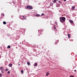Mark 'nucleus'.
<instances>
[{"mask_svg":"<svg viewBox=\"0 0 77 77\" xmlns=\"http://www.w3.org/2000/svg\"><path fill=\"white\" fill-rule=\"evenodd\" d=\"M66 19L65 17H61L60 18V21L61 23H64Z\"/></svg>","mask_w":77,"mask_h":77,"instance_id":"f257e3e1","label":"nucleus"},{"mask_svg":"<svg viewBox=\"0 0 77 77\" xmlns=\"http://www.w3.org/2000/svg\"><path fill=\"white\" fill-rule=\"evenodd\" d=\"M26 9H33V7L32 6L27 5L26 7H25Z\"/></svg>","mask_w":77,"mask_h":77,"instance_id":"f03ea898","label":"nucleus"},{"mask_svg":"<svg viewBox=\"0 0 77 77\" xmlns=\"http://www.w3.org/2000/svg\"><path fill=\"white\" fill-rule=\"evenodd\" d=\"M58 0H54L53 2L54 3H57V1Z\"/></svg>","mask_w":77,"mask_h":77,"instance_id":"7ed1b4c3","label":"nucleus"},{"mask_svg":"<svg viewBox=\"0 0 77 77\" xmlns=\"http://www.w3.org/2000/svg\"><path fill=\"white\" fill-rule=\"evenodd\" d=\"M69 21L70 23H72V24H73V21L72 20H69Z\"/></svg>","mask_w":77,"mask_h":77,"instance_id":"20e7f679","label":"nucleus"},{"mask_svg":"<svg viewBox=\"0 0 77 77\" xmlns=\"http://www.w3.org/2000/svg\"><path fill=\"white\" fill-rule=\"evenodd\" d=\"M12 66V64H10L8 65V66H9V67H11Z\"/></svg>","mask_w":77,"mask_h":77,"instance_id":"39448f33","label":"nucleus"},{"mask_svg":"<svg viewBox=\"0 0 77 77\" xmlns=\"http://www.w3.org/2000/svg\"><path fill=\"white\" fill-rule=\"evenodd\" d=\"M75 8V7L72 6V10H74Z\"/></svg>","mask_w":77,"mask_h":77,"instance_id":"423d86ee","label":"nucleus"},{"mask_svg":"<svg viewBox=\"0 0 77 77\" xmlns=\"http://www.w3.org/2000/svg\"><path fill=\"white\" fill-rule=\"evenodd\" d=\"M49 74H50V73H49L47 72L46 74V76H48V75Z\"/></svg>","mask_w":77,"mask_h":77,"instance_id":"0eeeda50","label":"nucleus"},{"mask_svg":"<svg viewBox=\"0 0 77 77\" xmlns=\"http://www.w3.org/2000/svg\"><path fill=\"white\" fill-rule=\"evenodd\" d=\"M57 7H59L60 6V4H57Z\"/></svg>","mask_w":77,"mask_h":77,"instance_id":"6e6552de","label":"nucleus"},{"mask_svg":"<svg viewBox=\"0 0 77 77\" xmlns=\"http://www.w3.org/2000/svg\"><path fill=\"white\" fill-rule=\"evenodd\" d=\"M21 73H22V74H23V72L24 71H23V70H21Z\"/></svg>","mask_w":77,"mask_h":77,"instance_id":"1a4fd4ad","label":"nucleus"},{"mask_svg":"<svg viewBox=\"0 0 77 77\" xmlns=\"http://www.w3.org/2000/svg\"><path fill=\"white\" fill-rule=\"evenodd\" d=\"M3 24H6V22H5V21H4L3 22Z\"/></svg>","mask_w":77,"mask_h":77,"instance_id":"9d476101","label":"nucleus"},{"mask_svg":"<svg viewBox=\"0 0 77 77\" xmlns=\"http://www.w3.org/2000/svg\"><path fill=\"white\" fill-rule=\"evenodd\" d=\"M27 65H29L30 64V63L29 62H27Z\"/></svg>","mask_w":77,"mask_h":77,"instance_id":"9b49d317","label":"nucleus"},{"mask_svg":"<svg viewBox=\"0 0 77 77\" xmlns=\"http://www.w3.org/2000/svg\"><path fill=\"white\" fill-rule=\"evenodd\" d=\"M57 1H58V3H62V2H61V1H58V0H57Z\"/></svg>","mask_w":77,"mask_h":77,"instance_id":"f8f14e48","label":"nucleus"},{"mask_svg":"<svg viewBox=\"0 0 77 77\" xmlns=\"http://www.w3.org/2000/svg\"><path fill=\"white\" fill-rule=\"evenodd\" d=\"M56 27L55 25H54V29L56 30Z\"/></svg>","mask_w":77,"mask_h":77,"instance_id":"ddd939ff","label":"nucleus"},{"mask_svg":"<svg viewBox=\"0 0 77 77\" xmlns=\"http://www.w3.org/2000/svg\"><path fill=\"white\" fill-rule=\"evenodd\" d=\"M58 42H59V40H57V41H56L55 43L56 44H57V43H58Z\"/></svg>","mask_w":77,"mask_h":77,"instance_id":"4468645a","label":"nucleus"},{"mask_svg":"<svg viewBox=\"0 0 77 77\" xmlns=\"http://www.w3.org/2000/svg\"><path fill=\"white\" fill-rule=\"evenodd\" d=\"M7 48H11V46L9 45L7 47Z\"/></svg>","mask_w":77,"mask_h":77,"instance_id":"2eb2a0df","label":"nucleus"},{"mask_svg":"<svg viewBox=\"0 0 77 77\" xmlns=\"http://www.w3.org/2000/svg\"><path fill=\"white\" fill-rule=\"evenodd\" d=\"M55 23L56 25H57V22L56 21L55 22Z\"/></svg>","mask_w":77,"mask_h":77,"instance_id":"dca6fc26","label":"nucleus"},{"mask_svg":"<svg viewBox=\"0 0 77 77\" xmlns=\"http://www.w3.org/2000/svg\"><path fill=\"white\" fill-rule=\"evenodd\" d=\"M38 65V64H37V63H35V66H37Z\"/></svg>","mask_w":77,"mask_h":77,"instance_id":"f3484780","label":"nucleus"},{"mask_svg":"<svg viewBox=\"0 0 77 77\" xmlns=\"http://www.w3.org/2000/svg\"><path fill=\"white\" fill-rule=\"evenodd\" d=\"M36 17H39V16H40V15H39V14H37L36 15Z\"/></svg>","mask_w":77,"mask_h":77,"instance_id":"a211bd4d","label":"nucleus"},{"mask_svg":"<svg viewBox=\"0 0 77 77\" xmlns=\"http://www.w3.org/2000/svg\"><path fill=\"white\" fill-rule=\"evenodd\" d=\"M26 17H24V18H22V20H26Z\"/></svg>","mask_w":77,"mask_h":77,"instance_id":"6ab92c4d","label":"nucleus"},{"mask_svg":"<svg viewBox=\"0 0 77 77\" xmlns=\"http://www.w3.org/2000/svg\"><path fill=\"white\" fill-rule=\"evenodd\" d=\"M68 37H69V38H70V35L69 34H68Z\"/></svg>","mask_w":77,"mask_h":77,"instance_id":"aec40b11","label":"nucleus"},{"mask_svg":"<svg viewBox=\"0 0 77 77\" xmlns=\"http://www.w3.org/2000/svg\"><path fill=\"white\" fill-rule=\"evenodd\" d=\"M2 75L1 74V73H0V77H2Z\"/></svg>","mask_w":77,"mask_h":77,"instance_id":"412c9836","label":"nucleus"},{"mask_svg":"<svg viewBox=\"0 0 77 77\" xmlns=\"http://www.w3.org/2000/svg\"><path fill=\"white\" fill-rule=\"evenodd\" d=\"M3 67H0V69H3Z\"/></svg>","mask_w":77,"mask_h":77,"instance_id":"4be33fe9","label":"nucleus"},{"mask_svg":"<svg viewBox=\"0 0 77 77\" xmlns=\"http://www.w3.org/2000/svg\"><path fill=\"white\" fill-rule=\"evenodd\" d=\"M42 16H44V14H41Z\"/></svg>","mask_w":77,"mask_h":77,"instance_id":"5701e85b","label":"nucleus"},{"mask_svg":"<svg viewBox=\"0 0 77 77\" xmlns=\"http://www.w3.org/2000/svg\"><path fill=\"white\" fill-rule=\"evenodd\" d=\"M3 71H4V69H3V70L2 71V73H4L3 72Z\"/></svg>","mask_w":77,"mask_h":77,"instance_id":"b1692460","label":"nucleus"},{"mask_svg":"<svg viewBox=\"0 0 77 77\" xmlns=\"http://www.w3.org/2000/svg\"><path fill=\"white\" fill-rule=\"evenodd\" d=\"M70 77H74V76L72 75V76H70Z\"/></svg>","mask_w":77,"mask_h":77,"instance_id":"393cba45","label":"nucleus"},{"mask_svg":"<svg viewBox=\"0 0 77 77\" xmlns=\"http://www.w3.org/2000/svg\"><path fill=\"white\" fill-rule=\"evenodd\" d=\"M8 69L6 68L5 71H8Z\"/></svg>","mask_w":77,"mask_h":77,"instance_id":"a878e982","label":"nucleus"},{"mask_svg":"<svg viewBox=\"0 0 77 77\" xmlns=\"http://www.w3.org/2000/svg\"><path fill=\"white\" fill-rule=\"evenodd\" d=\"M8 73H10V71H8Z\"/></svg>","mask_w":77,"mask_h":77,"instance_id":"bb28decb","label":"nucleus"},{"mask_svg":"<svg viewBox=\"0 0 77 77\" xmlns=\"http://www.w3.org/2000/svg\"><path fill=\"white\" fill-rule=\"evenodd\" d=\"M64 2H66V0H63Z\"/></svg>","mask_w":77,"mask_h":77,"instance_id":"cd10ccee","label":"nucleus"},{"mask_svg":"<svg viewBox=\"0 0 77 77\" xmlns=\"http://www.w3.org/2000/svg\"><path fill=\"white\" fill-rule=\"evenodd\" d=\"M74 71L75 72H76V70H75Z\"/></svg>","mask_w":77,"mask_h":77,"instance_id":"c85d7f7f","label":"nucleus"},{"mask_svg":"<svg viewBox=\"0 0 77 77\" xmlns=\"http://www.w3.org/2000/svg\"><path fill=\"white\" fill-rule=\"evenodd\" d=\"M40 32V31L38 30V33H39V32Z\"/></svg>","mask_w":77,"mask_h":77,"instance_id":"c756f323","label":"nucleus"},{"mask_svg":"<svg viewBox=\"0 0 77 77\" xmlns=\"http://www.w3.org/2000/svg\"><path fill=\"white\" fill-rule=\"evenodd\" d=\"M22 17H23V18H24V16H22Z\"/></svg>","mask_w":77,"mask_h":77,"instance_id":"7c9ffc66","label":"nucleus"},{"mask_svg":"<svg viewBox=\"0 0 77 77\" xmlns=\"http://www.w3.org/2000/svg\"><path fill=\"white\" fill-rule=\"evenodd\" d=\"M19 65H20V64H19Z\"/></svg>","mask_w":77,"mask_h":77,"instance_id":"2f4dec72","label":"nucleus"},{"mask_svg":"<svg viewBox=\"0 0 77 77\" xmlns=\"http://www.w3.org/2000/svg\"><path fill=\"white\" fill-rule=\"evenodd\" d=\"M56 31H57V30H56Z\"/></svg>","mask_w":77,"mask_h":77,"instance_id":"473e14b6","label":"nucleus"}]
</instances>
